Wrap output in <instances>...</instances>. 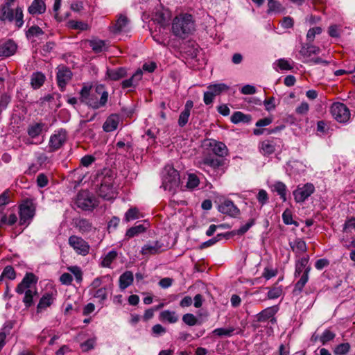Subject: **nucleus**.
<instances>
[{
    "mask_svg": "<svg viewBox=\"0 0 355 355\" xmlns=\"http://www.w3.org/2000/svg\"><path fill=\"white\" fill-rule=\"evenodd\" d=\"M80 96L82 103L94 110H98L106 105L109 94L103 85H85L80 92Z\"/></svg>",
    "mask_w": 355,
    "mask_h": 355,
    "instance_id": "obj_1",
    "label": "nucleus"
},
{
    "mask_svg": "<svg viewBox=\"0 0 355 355\" xmlns=\"http://www.w3.org/2000/svg\"><path fill=\"white\" fill-rule=\"evenodd\" d=\"M173 34L181 39H186L196 31V23L193 17L188 13L177 15L172 21Z\"/></svg>",
    "mask_w": 355,
    "mask_h": 355,
    "instance_id": "obj_2",
    "label": "nucleus"
},
{
    "mask_svg": "<svg viewBox=\"0 0 355 355\" xmlns=\"http://www.w3.org/2000/svg\"><path fill=\"white\" fill-rule=\"evenodd\" d=\"M115 174L112 170L105 168L96 175V181L100 183L97 193L105 200H111L115 198L116 193L113 182Z\"/></svg>",
    "mask_w": 355,
    "mask_h": 355,
    "instance_id": "obj_3",
    "label": "nucleus"
},
{
    "mask_svg": "<svg viewBox=\"0 0 355 355\" xmlns=\"http://www.w3.org/2000/svg\"><path fill=\"white\" fill-rule=\"evenodd\" d=\"M297 258L295 263L294 277H297L300 276V278L295 284L293 293L297 295L302 293L304 286L308 282L311 268L309 265V255Z\"/></svg>",
    "mask_w": 355,
    "mask_h": 355,
    "instance_id": "obj_4",
    "label": "nucleus"
},
{
    "mask_svg": "<svg viewBox=\"0 0 355 355\" xmlns=\"http://www.w3.org/2000/svg\"><path fill=\"white\" fill-rule=\"evenodd\" d=\"M199 164L200 168L207 171L209 173L211 172L212 175L216 178L221 176L225 172L224 160L214 156H205L199 162Z\"/></svg>",
    "mask_w": 355,
    "mask_h": 355,
    "instance_id": "obj_5",
    "label": "nucleus"
},
{
    "mask_svg": "<svg viewBox=\"0 0 355 355\" xmlns=\"http://www.w3.org/2000/svg\"><path fill=\"white\" fill-rule=\"evenodd\" d=\"M165 171L166 174L163 176L162 187L164 190L174 193L180 183L179 173L171 166L166 167Z\"/></svg>",
    "mask_w": 355,
    "mask_h": 355,
    "instance_id": "obj_6",
    "label": "nucleus"
},
{
    "mask_svg": "<svg viewBox=\"0 0 355 355\" xmlns=\"http://www.w3.org/2000/svg\"><path fill=\"white\" fill-rule=\"evenodd\" d=\"M75 203L78 208L83 210H92L97 206V200L95 196L86 190L78 193Z\"/></svg>",
    "mask_w": 355,
    "mask_h": 355,
    "instance_id": "obj_7",
    "label": "nucleus"
},
{
    "mask_svg": "<svg viewBox=\"0 0 355 355\" xmlns=\"http://www.w3.org/2000/svg\"><path fill=\"white\" fill-rule=\"evenodd\" d=\"M320 52L319 47L312 44H304L302 46L300 54L302 56L304 62H312L314 64H329L330 62L326 60H323L320 58H315L310 59L311 55H317Z\"/></svg>",
    "mask_w": 355,
    "mask_h": 355,
    "instance_id": "obj_8",
    "label": "nucleus"
},
{
    "mask_svg": "<svg viewBox=\"0 0 355 355\" xmlns=\"http://www.w3.org/2000/svg\"><path fill=\"white\" fill-rule=\"evenodd\" d=\"M67 139V132L65 129L60 128L54 131L50 137L49 141V152L53 153L62 147Z\"/></svg>",
    "mask_w": 355,
    "mask_h": 355,
    "instance_id": "obj_9",
    "label": "nucleus"
},
{
    "mask_svg": "<svg viewBox=\"0 0 355 355\" xmlns=\"http://www.w3.org/2000/svg\"><path fill=\"white\" fill-rule=\"evenodd\" d=\"M35 214V205L31 199H26L19 206L20 223L21 225L28 223L33 218Z\"/></svg>",
    "mask_w": 355,
    "mask_h": 355,
    "instance_id": "obj_10",
    "label": "nucleus"
},
{
    "mask_svg": "<svg viewBox=\"0 0 355 355\" xmlns=\"http://www.w3.org/2000/svg\"><path fill=\"white\" fill-rule=\"evenodd\" d=\"M68 243L76 254L81 256H86L89 254L90 246L85 239L82 237L72 235L68 239Z\"/></svg>",
    "mask_w": 355,
    "mask_h": 355,
    "instance_id": "obj_11",
    "label": "nucleus"
},
{
    "mask_svg": "<svg viewBox=\"0 0 355 355\" xmlns=\"http://www.w3.org/2000/svg\"><path fill=\"white\" fill-rule=\"evenodd\" d=\"M330 111L334 119L339 123H346L350 118L349 110L342 103H333Z\"/></svg>",
    "mask_w": 355,
    "mask_h": 355,
    "instance_id": "obj_12",
    "label": "nucleus"
},
{
    "mask_svg": "<svg viewBox=\"0 0 355 355\" xmlns=\"http://www.w3.org/2000/svg\"><path fill=\"white\" fill-rule=\"evenodd\" d=\"M218 211L232 218H236L241 214L239 207L230 199L220 200L218 205Z\"/></svg>",
    "mask_w": 355,
    "mask_h": 355,
    "instance_id": "obj_13",
    "label": "nucleus"
},
{
    "mask_svg": "<svg viewBox=\"0 0 355 355\" xmlns=\"http://www.w3.org/2000/svg\"><path fill=\"white\" fill-rule=\"evenodd\" d=\"M130 29V20L124 14L116 15V19L112 23L109 30L114 34H119L122 32H128Z\"/></svg>",
    "mask_w": 355,
    "mask_h": 355,
    "instance_id": "obj_14",
    "label": "nucleus"
},
{
    "mask_svg": "<svg viewBox=\"0 0 355 355\" xmlns=\"http://www.w3.org/2000/svg\"><path fill=\"white\" fill-rule=\"evenodd\" d=\"M314 191L313 184L306 183L302 186H297V189L293 191V194L296 202H303L313 193Z\"/></svg>",
    "mask_w": 355,
    "mask_h": 355,
    "instance_id": "obj_15",
    "label": "nucleus"
},
{
    "mask_svg": "<svg viewBox=\"0 0 355 355\" xmlns=\"http://www.w3.org/2000/svg\"><path fill=\"white\" fill-rule=\"evenodd\" d=\"M203 145L218 157H223L227 155L228 149L223 142L215 139H207L204 141Z\"/></svg>",
    "mask_w": 355,
    "mask_h": 355,
    "instance_id": "obj_16",
    "label": "nucleus"
},
{
    "mask_svg": "<svg viewBox=\"0 0 355 355\" xmlns=\"http://www.w3.org/2000/svg\"><path fill=\"white\" fill-rule=\"evenodd\" d=\"M38 277L33 272H26L21 282L17 286L15 291L21 295L27 290H33L32 285L37 283Z\"/></svg>",
    "mask_w": 355,
    "mask_h": 355,
    "instance_id": "obj_17",
    "label": "nucleus"
},
{
    "mask_svg": "<svg viewBox=\"0 0 355 355\" xmlns=\"http://www.w3.org/2000/svg\"><path fill=\"white\" fill-rule=\"evenodd\" d=\"M73 73L69 68H60L57 72L58 86L62 92L72 78Z\"/></svg>",
    "mask_w": 355,
    "mask_h": 355,
    "instance_id": "obj_18",
    "label": "nucleus"
},
{
    "mask_svg": "<svg viewBox=\"0 0 355 355\" xmlns=\"http://www.w3.org/2000/svg\"><path fill=\"white\" fill-rule=\"evenodd\" d=\"M171 14L168 9L164 8H157L153 15V20L159 24L162 27L168 24Z\"/></svg>",
    "mask_w": 355,
    "mask_h": 355,
    "instance_id": "obj_19",
    "label": "nucleus"
},
{
    "mask_svg": "<svg viewBox=\"0 0 355 355\" xmlns=\"http://www.w3.org/2000/svg\"><path fill=\"white\" fill-rule=\"evenodd\" d=\"M56 291L53 293H45L40 299L37 305V313H40L50 307L55 300Z\"/></svg>",
    "mask_w": 355,
    "mask_h": 355,
    "instance_id": "obj_20",
    "label": "nucleus"
},
{
    "mask_svg": "<svg viewBox=\"0 0 355 355\" xmlns=\"http://www.w3.org/2000/svg\"><path fill=\"white\" fill-rule=\"evenodd\" d=\"M277 311L276 306H270L265 309L258 314H257V321L259 322H264L270 320L272 323L276 322V319L274 315Z\"/></svg>",
    "mask_w": 355,
    "mask_h": 355,
    "instance_id": "obj_21",
    "label": "nucleus"
},
{
    "mask_svg": "<svg viewBox=\"0 0 355 355\" xmlns=\"http://www.w3.org/2000/svg\"><path fill=\"white\" fill-rule=\"evenodd\" d=\"M17 45L12 40L0 43V57H9L17 51Z\"/></svg>",
    "mask_w": 355,
    "mask_h": 355,
    "instance_id": "obj_22",
    "label": "nucleus"
},
{
    "mask_svg": "<svg viewBox=\"0 0 355 355\" xmlns=\"http://www.w3.org/2000/svg\"><path fill=\"white\" fill-rule=\"evenodd\" d=\"M163 245L156 241L144 245L141 250V253L144 256L155 255L162 251Z\"/></svg>",
    "mask_w": 355,
    "mask_h": 355,
    "instance_id": "obj_23",
    "label": "nucleus"
},
{
    "mask_svg": "<svg viewBox=\"0 0 355 355\" xmlns=\"http://www.w3.org/2000/svg\"><path fill=\"white\" fill-rule=\"evenodd\" d=\"M289 246L295 254L296 257H300L302 254L307 250L306 244L301 238H296L293 241H289Z\"/></svg>",
    "mask_w": 355,
    "mask_h": 355,
    "instance_id": "obj_24",
    "label": "nucleus"
},
{
    "mask_svg": "<svg viewBox=\"0 0 355 355\" xmlns=\"http://www.w3.org/2000/svg\"><path fill=\"white\" fill-rule=\"evenodd\" d=\"M142 76L143 71L140 68H139L130 78L122 81V88L127 89L129 87H135L137 85H138L139 81L141 80Z\"/></svg>",
    "mask_w": 355,
    "mask_h": 355,
    "instance_id": "obj_25",
    "label": "nucleus"
},
{
    "mask_svg": "<svg viewBox=\"0 0 355 355\" xmlns=\"http://www.w3.org/2000/svg\"><path fill=\"white\" fill-rule=\"evenodd\" d=\"M127 76L126 68H107L106 78L116 81Z\"/></svg>",
    "mask_w": 355,
    "mask_h": 355,
    "instance_id": "obj_26",
    "label": "nucleus"
},
{
    "mask_svg": "<svg viewBox=\"0 0 355 355\" xmlns=\"http://www.w3.org/2000/svg\"><path fill=\"white\" fill-rule=\"evenodd\" d=\"M14 12L15 10L11 8V6L2 3L0 6V21H9L12 22L14 21Z\"/></svg>",
    "mask_w": 355,
    "mask_h": 355,
    "instance_id": "obj_27",
    "label": "nucleus"
},
{
    "mask_svg": "<svg viewBox=\"0 0 355 355\" xmlns=\"http://www.w3.org/2000/svg\"><path fill=\"white\" fill-rule=\"evenodd\" d=\"M276 143L275 141L267 139L259 144V148L261 154L264 156L270 155L275 153L276 148Z\"/></svg>",
    "mask_w": 355,
    "mask_h": 355,
    "instance_id": "obj_28",
    "label": "nucleus"
},
{
    "mask_svg": "<svg viewBox=\"0 0 355 355\" xmlns=\"http://www.w3.org/2000/svg\"><path fill=\"white\" fill-rule=\"evenodd\" d=\"M46 4L43 0H33L28 8V12L32 15L43 14L46 11Z\"/></svg>",
    "mask_w": 355,
    "mask_h": 355,
    "instance_id": "obj_29",
    "label": "nucleus"
},
{
    "mask_svg": "<svg viewBox=\"0 0 355 355\" xmlns=\"http://www.w3.org/2000/svg\"><path fill=\"white\" fill-rule=\"evenodd\" d=\"M119 123V116L117 114H111L109 116L105 123L103 128L105 132H109L115 130Z\"/></svg>",
    "mask_w": 355,
    "mask_h": 355,
    "instance_id": "obj_30",
    "label": "nucleus"
},
{
    "mask_svg": "<svg viewBox=\"0 0 355 355\" xmlns=\"http://www.w3.org/2000/svg\"><path fill=\"white\" fill-rule=\"evenodd\" d=\"M47 127L44 123H35L28 125L27 133L31 138L38 137L42 131L46 130Z\"/></svg>",
    "mask_w": 355,
    "mask_h": 355,
    "instance_id": "obj_31",
    "label": "nucleus"
},
{
    "mask_svg": "<svg viewBox=\"0 0 355 355\" xmlns=\"http://www.w3.org/2000/svg\"><path fill=\"white\" fill-rule=\"evenodd\" d=\"M24 296L22 302L26 309H28L34 305V297L37 295V290L35 287L33 290H27L23 293Z\"/></svg>",
    "mask_w": 355,
    "mask_h": 355,
    "instance_id": "obj_32",
    "label": "nucleus"
},
{
    "mask_svg": "<svg viewBox=\"0 0 355 355\" xmlns=\"http://www.w3.org/2000/svg\"><path fill=\"white\" fill-rule=\"evenodd\" d=\"M134 281V276L131 271H125L119 277V287L124 290L130 286Z\"/></svg>",
    "mask_w": 355,
    "mask_h": 355,
    "instance_id": "obj_33",
    "label": "nucleus"
},
{
    "mask_svg": "<svg viewBox=\"0 0 355 355\" xmlns=\"http://www.w3.org/2000/svg\"><path fill=\"white\" fill-rule=\"evenodd\" d=\"M76 227H77L80 233L85 234L91 232L93 229L92 223L86 218L78 219L76 222Z\"/></svg>",
    "mask_w": 355,
    "mask_h": 355,
    "instance_id": "obj_34",
    "label": "nucleus"
},
{
    "mask_svg": "<svg viewBox=\"0 0 355 355\" xmlns=\"http://www.w3.org/2000/svg\"><path fill=\"white\" fill-rule=\"evenodd\" d=\"M89 47L92 51L96 53H101L105 51L107 49V45L104 40H92L88 41Z\"/></svg>",
    "mask_w": 355,
    "mask_h": 355,
    "instance_id": "obj_35",
    "label": "nucleus"
},
{
    "mask_svg": "<svg viewBox=\"0 0 355 355\" xmlns=\"http://www.w3.org/2000/svg\"><path fill=\"white\" fill-rule=\"evenodd\" d=\"M46 80L45 76L41 72L33 73L31 78V85L34 89L40 88Z\"/></svg>",
    "mask_w": 355,
    "mask_h": 355,
    "instance_id": "obj_36",
    "label": "nucleus"
},
{
    "mask_svg": "<svg viewBox=\"0 0 355 355\" xmlns=\"http://www.w3.org/2000/svg\"><path fill=\"white\" fill-rule=\"evenodd\" d=\"M252 117L250 114H245L240 111H236L231 116V122L237 124L241 122L248 123L250 122Z\"/></svg>",
    "mask_w": 355,
    "mask_h": 355,
    "instance_id": "obj_37",
    "label": "nucleus"
},
{
    "mask_svg": "<svg viewBox=\"0 0 355 355\" xmlns=\"http://www.w3.org/2000/svg\"><path fill=\"white\" fill-rule=\"evenodd\" d=\"M304 165L299 161H291L288 163V171L291 175H295L304 171Z\"/></svg>",
    "mask_w": 355,
    "mask_h": 355,
    "instance_id": "obj_38",
    "label": "nucleus"
},
{
    "mask_svg": "<svg viewBox=\"0 0 355 355\" xmlns=\"http://www.w3.org/2000/svg\"><path fill=\"white\" fill-rule=\"evenodd\" d=\"M159 319L169 323H175L178 320V316L176 315L175 311L165 310L160 313Z\"/></svg>",
    "mask_w": 355,
    "mask_h": 355,
    "instance_id": "obj_39",
    "label": "nucleus"
},
{
    "mask_svg": "<svg viewBox=\"0 0 355 355\" xmlns=\"http://www.w3.org/2000/svg\"><path fill=\"white\" fill-rule=\"evenodd\" d=\"M143 217L142 214L140 213L139 209L137 207L130 208L125 214V216L123 220L125 222H129L131 220H134L136 219H139Z\"/></svg>",
    "mask_w": 355,
    "mask_h": 355,
    "instance_id": "obj_40",
    "label": "nucleus"
},
{
    "mask_svg": "<svg viewBox=\"0 0 355 355\" xmlns=\"http://www.w3.org/2000/svg\"><path fill=\"white\" fill-rule=\"evenodd\" d=\"M274 191L277 193L283 202L286 201L287 187L282 182H276L274 185Z\"/></svg>",
    "mask_w": 355,
    "mask_h": 355,
    "instance_id": "obj_41",
    "label": "nucleus"
},
{
    "mask_svg": "<svg viewBox=\"0 0 355 355\" xmlns=\"http://www.w3.org/2000/svg\"><path fill=\"white\" fill-rule=\"evenodd\" d=\"M117 257V252L113 250L110 251L102 259L101 265L104 268H110L114 260Z\"/></svg>",
    "mask_w": 355,
    "mask_h": 355,
    "instance_id": "obj_42",
    "label": "nucleus"
},
{
    "mask_svg": "<svg viewBox=\"0 0 355 355\" xmlns=\"http://www.w3.org/2000/svg\"><path fill=\"white\" fill-rule=\"evenodd\" d=\"M285 12V8L278 1L268 3L267 13H282Z\"/></svg>",
    "mask_w": 355,
    "mask_h": 355,
    "instance_id": "obj_43",
    "label": "nucleus"
},
{
    "mask_svg": "<svg viewBox=\"0 0 355 355\" xmlns=\"http://www.w3.org/2000/svg\"><path fill=\"white\" fill-rule=\"evenodd\" d=\"M146 229L147 227H145L142 224L133 226L127 230L125 233V236H127L128 238H132L141 233L144 232Z\"/></svg>",
    "mask_w": 355,
    "mask_h": 355,
    "instance_id": "obj_44",
    "label": "nucleus"
},
{
    "mask_svg": "<svg viewBox=\"0 0 355 355\" xmlns=\"http://www.w3.org/2000/svg\"><path fill=\"white\" fill-rule=\"evenodd\" d=\"M44 33L38 26H32L26 31V37L28 40H32L35 37L43 35Z\"/></svg>",
    "mask_w": 355,
    "mask_h": 355,
    "instance_id": "obj_45",
    "label": "nucleus"
},
{
    "mask_svg": "<svg viewBox=\"0 0 355 355\" xmlns=\"http://www.w3.org/2000/svg\"><path fill=\"white\" fill-rule=\"evenodd\" d=\"M351 345L349 343H343L336 346L333 349L335 355H347L350 351Z\"/></svg>",
    "mask_w": 355,
    "mask_h": 355,
    "instance_id": "obj_46",
    "label": "nucleus"
},
{
    "mask_svg": "<svg viewBox=\"0 0 355 355\" xmlns=\"http://www.w3.org/2000/svg\"><path fill=\"white\" fill-rule=\"evenodd\" d=\"M14 20L17 28H20L23 26L24 21L23 9L21 7L17 6L15 9Z\"/></svg>",
    "mask_w": 355,
    "mask_h": 355,
    "instance_id": "obj_47",
    "label": "nucleus"
},
{
    "mask_svg": "<svg viewBox=\"0 0 355 355\" xmlns=\"http://www.w3.org/2000/svg\"><path fill=\"white\" fill-rule=\"evenodd\" d=\"M207 89L216 96L222 92L227 91L229 89V86L224 83H218L209 85Z\"/></svg>",
    "mask_w": 355,
    "mask_h": 355,
    "instance_id": "obj_48",
    "label": "nucleus"
},
{
    "mask_svg": "<svg viewBox=\"0 0 355 355\" xmlns=\"http://www.w3.org/2000/svg\"><path fill=\"white\" fill-rule=\"evenodd\" d=\"M282 220L286 225H294L298 227L299 224L293 219V214L291 209H286L282 214Z\"/></svg>",
    "mask_w": 355,
    "mask_h": 355,
    "instance_id": "obj_49",
    "label": "nucleus"
},
{
    "mask_svg": "<svg viewBox=\"0 0 355 355\" xmlns=\"http://www.w3.org/2000/svg\"><path fill=\"white\" fill-rule=\"evenodd\" d=\"M68 26L74 30L86 31L89 29V26L87 23L75 20L69 21Z\"/></svg>",
    "mask_w": 355,
    "mask_h": 355,
    "instance_id": "obj_50",
    "label": "nucleus"
},
{
    "mask_svg": "<svg viewBox=\"0 0 355 355\" xmlns=\"http://www.w3.org/2000/svg\"><path fill=\"white\" fill-rule=\"evenodd\" d=\"M335 337V333L329 329H325L320 337V341L322 345H325L328 342L333 340Z\"/></svg>",
    "mask_w": 355,
    "mask_h": 355,
    "instance_id": "obj_51",
    "label": "nucleus"
},
{
    "mask_svg": "<svg viewBox=\"0 0 355 355\" xmlns=\"http://www.w3.org/2000/svg\"><path fill=\"white\" fill-rule=\"evenodd\" d=\"M67 270L74 275L78 283H80L83 281V272L80 267L77 266H69L67 268Z\"/></svg>",
    "mask_w": 355,
    "mask_h": 355,
    "instance_id": "obj_52",
    "label": "nucleus"
},
{
    "mask_svg": "<svg viewBox=\"0 0 355 355\" xmlns=\"http://www.w3.org/2000/svg\"><path fill=\"white\" fill-rule=\"evenodd\" d=\"M234 327H230L228 329H225V328H217V329H215L214 331H213V334L214 335H216V336H227V337H230L232 336V333L234 332Z\"/></svg>",
    "mask_w": 355,
    "mask_h": 355,
    "instance_id": "obj_53",
    "label": "nucleus"
},
{
    "mask_svg": "<svg viewBox=\"0 0 355 355\" xmlns=\"http://www.w3.org/2000/svg\"><path fill=\"white\" fill-rule=\"evenodd\" d=\"M200 180L198 176L195 174H189L188 176V181L187 187L193 189L199 185Z\"/></svg>",
    "mask_w": 355,
    "mask_h": 355,
    "instance_id": "obj_54",
    "label": "nucleus"
},
{
    "mask_svg": "<svg viewBox=\"0 0 355 355\" xmlns=\"http://www.w3.org/2000/svg\"><path fill=\"white\" fill-rule=\"evenodd\" d=\"M322 31V28L315 26L310 28L306 34V39L309 42H311L314 40L316 35H320Z\"/></svg>",
    "mask_w": 355,
    "mask_h": 355,
    "instance_id": "obj_55",
    "label": "nucleus"
},
{
    "mask_svg": "<svg viewBox=\"0 0 355 355\" xmlns=\"http://www.w3.org/2000/svg\"><path fill=\"white\" fill-rule=\"evenodd\" d=\"M3 277L10 280H13L16 278V272L13 267L11 266H7L4 268L3 272Z\"/></svg>",
    "mask_w": 355,
    "mask_h": 355,
    "instance_id": "obj_56",
    "label": "nucleus"
},
{
    "mask_svg": "<svg viewBox=\"0 0 355 355\" xmlns=\"http://www.w3.org/2000/svg\"><path fill=\"white\" fill-rule=\"evenodd\" d=\"M10 191L6 190L0 195V213L4 209V207L9 203Z\"/></svg>",
    "mask_w": 355,
    "mask_h": 355,
    "instance_id": "obj_57",
    "label": "nucleus"
},
{
    "mask_svg": "<svg viewBox=\"0 0 355 355\" xmlns=\"http://www.w3.org/2000/svg\"><path fill=\"white\" fill-rule=\"evenodd\" d=\"M282 294V289L280 286L272 287L269 289L267 297L268 299H277Z\"/></svg>",
    "mask_w": 355,
    "mask_h": 355,
    "instance_id": "obj_58",
    "label": "nucleus"
},
{
    "mask_svg": "<svg viewBox=\"0 0 355 355\" xmlns=\"http://www.w3.org/2000/svg\"><path fill=\"white\" fill-rule=\"evenodd\" d=\"M182 321L189 326H194L196 324L198 319L192 313H186L182 316Z\"/></svg>",
    "mask_w": 355,
    "mask_h": 355,
    "instance_id": "obj_59",
    "label": "nucleus"
},
{
    "mask_svg": "<svg viewBox=\"0 0 355 355\" xmlns=\"http://www.w3.org/2000/svg\"><path fill=\"white\" fill-rule=\"evenodd\" d=\"M255 223V219H250L245 225H242L238 230L236 234L238 235H243L246 233L249 229L252 227Z\"/></svg>",
    "mask_w": 355,
    "mask_h": 355,
    "instance_id": "obj_60",
    "label": "nucleus"
},
{
    "mask_svg": "<svg viewBox=\"0 0 355 355\" xmlns=\"http://www.w3.org/2000/svg\"><path fill=\"white\" fill-rule=\"evenodd\" d=\"M107 289L105 287L97 289L93 293V296L95 298L98 299L101 302L105 300L107 298Z\"/></svg>",
    "mask_w": 355,
    "mask_h": 355,
    "instance_id": "obj_61",
    "label": "nucleus"
},
{
    "mask_svg": "<svg viewBox=\"0 0 355 355\" xmlns=\"http://www.w3.org/2000/svg\"><path fill=\"white\" fill-rule=\"evenodd\" d=\"M257 199L261 205H266L268 202L269 199L266 191L264 189L259 190L257 196Z\"/></svg>",
    "mask_w": 355,
    "mask_h": 355,
    "instance_id": "obj_62",
    "label": "nucleus"
},
{
    "mask_svg": "<svg viewBox=\"0 0 355 355\" xmlns=\"http://www.w3.org/2000/svg\"><path fill=\"white\" fill-rule=\"evenodd\" d=\"M189 116V112L182 111L179 116L178 125L180 127H184L187 123Z\"/></svg>",
    "mask_w": 355,
    "mask_h": 355,
    "instance_id": "obj_63",
    "label": "nucleus"
},
{
    "mask_svg": "<svg viewBox=\"0 0 355 355\" xmlns=\"http://www.w3.org/2000/svg\"><path fill=\"white\" fill-rule=\"evenodd\" d=\"M241 92L245 95H251L257 92V89L253 85H245L241 89Z\"/></svg>",
    "mask_w": 355,
    "mask_h": 355,
    "instance_id": "obj_64",
    "label": "nucleus"
}]
</instances>
